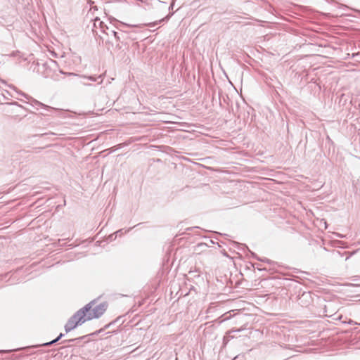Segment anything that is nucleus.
Listing matches in <instances>:
<instances>
[{
	"instance_id": "3",
	"label": "nucleus",
	"mask_w": 360,
	"mask_h": 360,
	"mask_svg": "<svg viewBox=\"0 0 360 360\" xmlns=\"http://www.w3.org/2000/svg\"><path fill=\"white\" fill-rule=\"evenodd\" d=\"M61 336H62V334H60V336L57 339L52 340L51 342H49V344H51V343L57 341ZM46 345H49V343H46Z\"/></svg>"
},
{
	"instance_id": "1",
	"label": "nucleus",
	"mask_w": 360,
	"mask_h": 360,
	"mask_svg": "<svg viewBox=\"0 0 360 360\" xmlns=\"http://www.w3.org/2000/svg\"><path fill=\"white\" fill-rule=\"evenodd\" d=\"M107 309V304L105 302L96 304L94 302L86 305L83 309L79 310L82 312V316L84 321L96 319L102 316Z\"/></svg>"
},
{
	"instance_id": "2",
	"label": "nucleus",
	"mask_w": 360,
	"mask_h": 360,
	"mask_svg": "<svg viewBox=\"0 0 360 360\" xmlns=\"http://www.w3.org/2000/svg\"><path fill=\"white\" fill-rule=\"evenodd\" d=\"M82 312L78 311L74 316H72L67 322L65 328L66 332H69L74 328H75L77 326L81 325L84 323V319L82 316Z\"/></svg>"
}]
</instances>
